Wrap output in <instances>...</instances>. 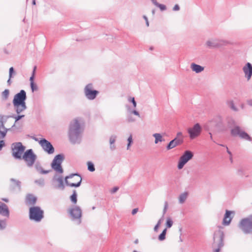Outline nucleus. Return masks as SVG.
Instances as JSON below:
<instances>
[{
	"label": "nucleus",
	"mask_w": 252,
	"mask_h": 252,
	"mask_svg": "<svg viewBox=\"0 0 252 252\" xmlns=\"http://www.w3.org/2000/svg\"><path fill=\"white\" fill-rule=\"evenodd\" d=\"M159 226V225H158V224H157V225L154 227V230L155 231H157L158 229Z\"/></svg>",
	"instance_id": "nucleus-55"
},
{
	"label": "nucleus",
	"mask_w": 252,
	"mask_h": 252,
	"mask_svg": "<svg viewBox=\"0 0 252 252\" xmlns=\"http://www.w3.org/2000/svg\"><path fill=\"white\" fill-rule=\"evenodd\" d=\"M243 71L245 76L248 80H249L252 76V65L250 63H247L243 67Z\"/></svg>",
	"instance_id": "nucleus-16"
},
{
	"label": "nucleus",
	"mask_w": 252,
	"mask_h": 252,
	"mask_svg": "<svg viewBox=\"0 0 252 252\" xmlns=\"http://www.w3.org/2000/svg\"><path fill=\"white\" fill-rule=\"evenodd\" d=\"M138 211V208H135L132 210L131 213L133 215H134L137 213Z\"/></svg>",
	"instance_id": "nucleus-53"
},
{
	"label": "nucleus",
	"mask_w": 252,
	"mask_h": 252,
	"mask_svg": "<svg viewBox=\"0 0 252 252\" xmlns=\"http://www.w3.org/2000/svg\"><path fill=\"white\" fill-rule=\"evenodd\" d=\"M126 121L128 123H134L136 121V119L134 118L131 115H129L127 116Z\"/></svg>",
	"instance_id": "nucleus-41"
},
{
	"label": "nucleus",
	"mask_w": 252,
	"mask_h": 252,
	"mask_svg": "<svg viewBox=\"0 0 252 252\" xmlns=\"http://www.w3.org/2000/svg\"><path fill=\"white\" fill-rule=\"evenodd\" d=\"M173 221L170 218H167L166 219V226L167 228H170L173 225Z\"/></svg>",
	"instance_id": "nucleus-36"
},
{
	"label": "nucleus",
	"mask_w": 252,
	"mask_h": 252,
	"mask_svg": "<svg viewBox=\"0 0 252 252\" xmlns=\"http://www.w3.org/2000/svg\"><path fill=\"white\" fill-rule=\"evenodd\" d=\"M0 215L8 218L9 217V210L7 205L0 201Z\"/></svg>",
	"instance_id": "nucleus-17"
},
{
	"label": "nucleus",
	"mask_w": 252,
	"mask_h": 252,
	"mask_svg": "<svg viewBox=\"0 0 252 252\" xmlns=\"http://www.w3.org/2000/svg\"><path fill=\"white\" fill-rule=\"evenodd\" d=\"M35 68H36V67L35 66L34 68L33 72H32V74L30 78V83H31V82H34L33 80H34V72H35Z\"/></svg>",
	"instance_id": "nucleus-46"
},
{
	"label": "nucleus",
	"mask_w": 252,
	"mask_h": 252,
	"mask_svg": "<svg viewBox=\"0 0 252 252\" xmlns=\"http://www.w3.org/2000/svg\"><path fill=\"white\" fill-rule=\"evenodd\" d=\"M188 196V193L187 192H184L181 193L179 196V202L180 204H183Z\"/></svg>",
	"instance_id": "nucleus-27"
},
{
	"label": "nucleus",
	"mask_w": 252,
	"mask_h": 252,
	"mask_svg": "<svg viewBox=\"0 0 252 252\" xmlns=\"http://www.w3.org/2000/svg\"><path fill=\"white\" fill-rule=\"evenodd\" d=\"M183 142V140H179L178 138H174L166 146V149L167 150H171L178 145L181 144Z\"/></svg>",
	"instance_id": "nucleus-20"
},
{
	"label": "nucleus",
	"mask_w": 252,
	"mask_h": 252,
	"mask_svg": "<svg viewBox=\"0 0 252 252\" xmlns=\"http://www.w3.org/2000/svg\"><path fill=\"white\" fill-rule=\"evenodd\" d=\"M36 201V198L35 196L32 195L28 194L26 197V202L28 205H33Z\"/></svg>",
	"instance_id": "nucleus-24"
},
{
	"label": "nucleus",
	"mask_w": 252,
	"mask_h": 252,
	"mask_svg": "<svg viewBox=\"0 0 252 252\" xmlns=\"http://www.w3.org/2000/svg\"><path fill=\"white\" fill-rule=\"evenodd\" d=\"M63 156L61 154L58 155L55 157L52 163V168L58 174H62L63 172L61 164L63 160Z\"/></svg>",
	"instance_id": "nucleus-7"
},
{
	"label": "nucleus",
	"mask_w": 252,
	"mask_h": 252,
	"mask_svg": "<svg viewBox=\"0 0 252 252\" xmlns=\"http://www.w3.org/2000/svg\"><path fill=\"white\" fill-rule=\"evenodd\" d=\"M36 170L40 174H46L50 172V170H44L42 166L39 164H36L34 166Z\"/></svg>",
	"instance_id": "nucleus-26"
},
{
	"label": "nucleus",
	"mask_w": 252,
	"mask_h": 252,
	"mask_svg": "<svg viewBox=\"0 0 252 252\" xmlns=\"http://www.w3.org/2000/svg\"><path fill=\"white\" fill-rule=\"evenodd\" d=\"M180 10V6L178 4H175L173 8V11H179Z\"/></svg>",
	"instance_id": "nucleus-49"
},
{
	"label": "nucleus",
	"mask_w": 252,
	"mask_h": 252,
	"mask_svg": "<svg viewBox=\"0 0 252 252\" xmlns=\"http://www.w3.org/2000/svg\"><path fill=\"white\" fill-rule=\"evenodd\" d=\"M175 138H178L179 140H183L182 132L180 131L178 132L176 134V137Z\"/></svg>",
	"instance_id": "nucleus-44"
},
{
	"label": "nucleus",
	"mask_w": 252,
	"mask_h": 252,
	"mask_svg": "<svg viewBox=\"0 0 252 252\" xmlns=\"http://www.w3.org/2000/svg\"><path fill=\"white\" fill-rule=\"evenodd\" d=\"M88 169L91 172L95 171V168L93 162L91 161L87 162Z\"/></svg>",
	"instance_id": "nucleus-35"
},
{
	"label": "nucleus",
	"mask_w": 252,
	"mask_h": 252,
	"mask_svg": "<svg viewBox=\"0 0 252 252\" xmlns=\"http://www.w3.org/2000/svg\"><path fill=\"white\" fill-rule=\"evenodd\" d=\"M230 132L233 136H238L242 139L249 141L252 140V138L250 135L238 126H235L231 128Z\"/></svg>",
	"instance_id": "nucleus-9"
},
{
	"label": "nucleus",
	"mask_w": 252,
	"mask_h": 252,
	"mask_svg": "<svg viewBox=\"0 0 252 252\" xmlns=\"http://www.w3.org/2000/svg\"><path fill=\"white\" fill-rule=\"evenodd\" d=\"M84 131V122L81 118H76L70 123L68 129V137L73 144L79 143Z\"/></svg>",
	"instance_id": "nucleus-1"
},
{
	"label": "nucleus",
	"mask_w": 252,
	"mask_h": 252,
	"mask_svg": "<svg viewBox=\"0 0 252 252\" xmlns=\"http://www.w3.org/2000/svg\"><path fill=\"white\" fill-rule=\"evenodd\" d=\"M5 145L4 141L2 140H0V151Z\"/></svg>",
	"instance_id": "nucleus-50"
},
{
	"label": "nucleus",
	"mask_w": 252,
	"mask_h": 252,
	"mask_svg": "<svg viewBox=\"0 0 252 252\" xmlns=\"http://www.w3.org/2000/svg\"><path fill=\"white\" fill-rule=\"evenodd\" d=\"M207 47L210 48L218 47V38H211L208 39L205 43Z\"/></svg>",
	"instance_id": "nucleus-23"
},
{
	"label": "nucleus",
	"mask_w": 252,
	"mask_h": 252,
	"mask_svg": "<svg viewBox=\"0 0 252 252\" xmlns=\"http://www.w3.org/2000/svg\"><path fill=\"white\" fill-rule=\"evenodd\" d=\"M163 216H162V217L158 220V222L157 223V224L158 225H160V224L161 223V222H162V221L163 220Z\"/></svg>",
	"instance_id": "nucleus-54"
},
{
	"label": "nucleus",
	"mask_w": 252,
	"mask_h": 252,
	"mask_svg": "<svg viewBox=\"0 0 252 252\" xmlns=\"http://www.w3.org/2000/svg\"><path fill=\"white\" fill-rule=\"evenodd\" d=\"M34 139L39 143L43 150L48 154L51 155L54 153V148L51 143L48 140L45 139H41L39 140L37 138H34Z\"/></svg>",
	"instance_id": "nucleus-11"
},
{
	"label": "nucleus",
	"mask_w": 252,
	"mask_h": 252,
	"mask_svg": "<svg viewBox=\"0 0 252 252\" xmlns=\"http://www.w3.org/2000/svg\"><path fill=\"white\" fill-rule=\"evenodd\" d=\"M53 180L54 181H56L58 183V185L57 186V188L60 189H63L64 188V186L63 184V177L61 175L56 174L54 176Z\"/></svg>",
	"instance_id": "nucleus-22"
},
{
	"label": "nucleus",
	"mask_w": 252,
	"mask_h": 252,
	"mask_svg": "<svg viewBox=\"0 0 252 252\" xmlns=\"http://www.w3.org/2000/svg\"><path fill=\"white\" fill-rule=\"evenodd\" d=\"M9 95V91L8 89H5L2 92L1 96L2 98L4 100H6L8 99Z\"/></svg>",
	"instance_id": "nucleus-31"
},
{
	"label": "nucleus",
	"mask_w": 252,
	"mask_h": 252,
	"mask_svg": "<svg viewBox=\"0 0 252 252\" xmlns=\"http://www.w3.org/2000/svg\"><path fill=\"white\" fill-rule=\"evenodd\" d=\"M167 231V228H165L162 232V233L158 236V240L159 241H163L165 239V236Z\"/></svg>",
	"instance_id": "nucleus-33"
},
{
	"label": "nucleus",
	"mask_w": 252,
	"mask_h": 252,
	"mask_svg": "<svg viewBox=\"0 0 252 252\" xmlns=\"http://www.w3.org/2000/svg\"><path fill=\"white\" fill-rule=\"evenodd\" d=\"M227 105L233 110L237 111V108L235 107L234 104V102L232 100H229L226 101Z\"/></svg>",
	"instance_id": "nucleus-30"
},
{
	"label": "nucleus",
	"mask_w": 252,
	"mask_h": 252,
	"mask_svg": "<svg viewBox=\"0 0 252 252\" xmlns=\"http://www.w3.org/2000/svg\"><path fill=\"white\" fill-rule=\"evenodd\" d=\"M218 47L226 46L230 44V42L226 40L218 39Z\"/></svg>",
	"instance_id": "nucleus-29"
},
{
	"label": "nucleus",
	"mask_w": 252,
	"mask_h": 252,
	"mask_svg": "<svg viewBox=\"0 0 252 252\" xmlns=\"http://www.w3.org/2000/svg\"><path fill=\"white\" fill-rule=\"evenodd\" d=\"M193 157L192 153L189 151H186L184 154L180 157L178 164V168L181 169L184 165Z\"/></svg>",
	"instance_id": "nucleus-14"
},
{
	"label": "nucleus",
	"mask_w": 252,
	"mask_h": 252,
	"mask_svg": "<svg viewBox=\"0 0 252 252\" xmlns=\"http://www.w3.org/2000/svg\"><path fill=\"white\" fill-rule=\"evenodd\" d=\"M190 68L192 72L198 74L204 70L205 67L196 64L194 63H190Z\"/></svg>",
	"instance_id": "nucleus-19"
},
{
	"label": "nucleus",
	"mask_w": 252,
	"mask_h": 252,
	"mask_svg": "<svg viewBox=\"0 0 252 252\" xmlns=\"http://www.w3.org/2000/svg\"><path fill=\"white\" fill-rule=\"evenodd\" d=\"M128 101L129 102H130L132 103L133 105V108H135L137 106V103L136 102L135 100L134 97H129L128 98Z\"/></svg>",
	"instance_id": "nucleus-37"
},
{
	"label": "nucleus",
	"mask_w": 252,
	"mask_h": 252,
	"mask_svg": "<svg viewBox=\"0 0 252 252\" xmlns=\"http://www.w3.org/2000/svg\"><path fill=\"white\" fill-rule=\"evenodd\" d=\"M127 150H129L131 144L133 143V139H132V135L131 134H130L129 135V136H128L127 139Z\"/></svg>",
	"instance_id": "nucleus-34"
},
{
	"label": "nucleus",
	"mask_w": 252,
	"mask_h": 252,
	"mask_svg": "<svg viewBox=\"0 0 252 252\" xmlns=\"http://www.w3.org/2000/svg\"><path fill=\"white\" fill-rule=\"evenodd\" d=\"M23 159L26 162L29 167H31L34 164L36 156L33 153L32 149L27 150L22 156Z\"/></svg>",
	"instance_id": "nucleus-12"
},
{
	"label": "nucleus",
	"mask_w": 252,
	"mask_h": 252,
	"mask_svg": "<svg viewBox=\"0 0 252 252\" xmlns=\"http://www.w3.org/2000/svg\"><path fill=\"white\" fill-rule=\"evenodd\" d=\"M6 222L5 220H0V230H3L6 228Z\"/></svg>",
	"instance_id": "nucleus-39"
},
{
	"label": "nucleus",
	"mask_w": 252,
	"mask_h": 252,
	"mask_svg": "<svg viewBox=\"0 0 252 252\" xmlns=\"http://www.w3.org/2000/svg\"><path fill=\"white\" fill-rule=\"evenodd\" d=\"M187 130L190 138L193 139L200 135L201 131V127L200 125L197 123L192 127L189 128Z\"/></svg>",
	"instance_id": "nucleus-15"
},
{
	"label": "nucleus",
	"mask_w": 252,
	"mask_h": 252,
	"mask_svg": "<svg viewBox=\"0 0 252 252\" xmlns=\"http://www.w3.org/2000/svg\"><path fill=\"white\" fill-rule=\"evenodd\" d=\"M2 200L5 202H8L9 201V200L8 199L6 198H2Z\"/></svg>",
	"instance_id": "nucleus-57"
},
{
	"label": "nucleus",
	"mask_w": 252,
	"mask_h": 252,
	"mask_svg": "<svg viewBox=\"0 0 252 252\" xmlns=\"http://www.w3.org/2000/svg\"><path fill=\"white\" fill-rule=\"evenodd\" d=\"M68 212L73 220H76L78 224L81 222V218L82 216V210L81 208L75 206L69 209Z\"/></svg>",
	"instance_id": "nucleus-13"
},
{
	"label": "nucleus",
	"mask_w": 252,
	"mask_h": 252,
	"mask_svg": "<svg viewBox=\"0 0 252 252\" xmlns=\"http://www.w3.org/2000/svg\"><path fill=\"white\" fill-rule=\"evenodd\" d=\"M29 217L31 220L39 222L43 218V211L40 207L37 206L31 207L29 211Z\"/></svg>",
	"instance_id": "nucleus-6"
},
{
	"label": "nucleus",
	"mask_w": 252,
	"mask_h": 252,
	"mask_svg": "<svg viewBox=\"0 0 252 252\" xmlns=\"http://www.w3.org/2000/svg\"><path fill=\"white\" fill-rule=\"evenodd\" d=\"M31 88L32 92L36 91L38 90L37 86L34 82H31L30 83Z\"/></svg>",
	"instance_id": "nucleus-40"
},
{
	"label": "nucleus",
	"mask_w": 252,
	"mask_h": 252,
	"mask_svg": "<svg viewBox=\"0 0 252 252\" xmlns=\"http://www.w3.org/2000/svg\"><path fill=\"white\" fill-rule=\"evenodd\" d=\"M167 208H168V203L167 201H165L164 202V208L163 210V216L166 213L167 210Z\"/></svg>",
	"instance_id": "nucleus-45"
},
{
	"label": "nucleus",
	"mask_w": 252,
	"mask_h": 252,
	"mask_svg": "<svg viewBox=\"0 0 252 252\" xmlns=\"http://www.w3.org/2000/svg\"><path fill=\"white\" fill-rule=\"evenodd\" d=\"M65 183L67 186L72 187H78L82 182V177L78 174H72L65 178Z\"/></svg>",
	"instance_id": "nucleus-4"
},
{
	"label": "nucleus",
	"mask_w": 252,
	"mask_h": 252,
	"mask_svg": "<svg viewBox=\"0 0 252 252\" xmlns=\"http://www.w3.org/2000/svg\"><path fill=\"white\" fill-rule=\"evenodd\" d=\"M153 136L155 138V144L158 145L165 141L163 133H155L153 134Z\"/></svg>",
	"instance_id": "nucleus-21"
},
{
	"label": "nucleus",
	"mask_w": 252,
	"mask_h": 252,
	"mask_svg": "<svg viewBox=\"0 0 252 252\" xmlns=\"http://www.w3.org/2000/svg\"><path fill=\"white\" fill-rule=\"evenodd\" d=\"M10 181L11 182V187L14 189L15 188H17L18 190H20L21 189V182L18 180H16L14 179H11Z\"/></svg>",
	"instance_id": "nucleus-25"
},
{
	"label": "nucleus",
	"mask_w": 252,
	"mask_h": 252,
	"mask_svg": "<svg viewBox=\"0 0 252 252\" xmlns=\"http://www.w3.org/2000/svg\"><path fill=\"white\" fill-rule=\"evenodd\" d=\"M224 237L223 232L219 229L216 230L214 235V242L213 243V252H219L221 248L223 246V239Z\"/></svg>",
	"instance_id": "nucleus-3"
},
{
	"label": "nucleus",
	"mask_w": 252,
	"mask_h": 252,
	"mask_svg": "<svg viewBox=\"0 0 252 252\" xmlns=\"http://www.w3.org/2000/svg\"><path fill=\"white\" fill-rule=\"evenodd\" d=\"M25 116L24 115H18L17 116L14 117V118L15 119V122H17L22 118H23Z\"/></svg>",
	"instance_id": "nucleus-47"
},
{
	"label": "nucleus",
	"mask_w": 252,
	"mask_h": 252,
	"mask_svg": "<svg viewBox=\"0 0 252 252\" xmlns=\"http://www.w3.org/2000/svg\"><path fill=\"white\" fill-rule=\"evenodd\" d=\"M209 134L210 135V138L212 139V133H209Z\"/></svg>",
	"instance_id": "nucleus-64"
},
{
	"label": "nucleus",
	"mask_w": 252,
	"mask_h": 252,
	"mask_svg": "<svg viewBox=\"0 0 252 252\" xmlns=\"http://www.w3.org/2000/svg\"><path fill=\"white\" fill-rule=\"evenodd\" d=\"M117 138V136L115 135H111L109 138V143L110 144V149L111 150H114L115 149V146L114 145V143L115 142Z\"/></svg>",
	"instance_id": "nucleus-28"
},
{
	"label": "nucleus",
	"mask_w": 252,
	"mask_h": 252,
	"mask_svg": "<svg viewBox=\"0 0 252 252\" xmlns=\"http://www.w3.org/2000/svg\"><path fill=\"white\" fill-rule=\"evenodd\" d=\"M84 93L86 97L89 100L94 99L99 94L98 91L94 89V86L92 84H88L84 89Z\"/></svg>",
	"instance_id": "nucleus-10"
},
{
	"label": "nucleus",
	"mask_w": 252,
	"mask_h": 252,
	"mask_svg": "<svg viewBox=\"0 0 252 252\" xmlns=\"http://www.w3.org/2000/svg\"><path fill=\"white\" fill-rule=\"evenodd\" d=\"M143 18L144 19V20H145V22H146V25L147 27H149V21H148V18L145 15H144L143 16Z\"/></svg>",
	"instance_id": "nucleus-51"
},
{
	"label": "nucleus",
	"mask_w": 252,
	"mask_h": 252,
	"mask_svg": "<svg viewBox=\"0 0 252 252\" xmlns=\"http://www.w3.org/2000/svg\"><path fill=\"white\" fill-rule=\"evenodd\" d=\"M25 148V147L24 146L21 142L13 143L11 145L13 157L15 158L21 159Z\"/></svg>",
	"instance_id": "nucleus-8"
},
{
	"label": "nucleus",
	"mask_w": 252,
	"mask_h": 252,
	"mask_svg": "<svg viewBox=\"0 0 252 252\" xmlns=\"http://www.w3.org/2000/svg\"><path fill=\"white\" fill-rule=\"evenodd\" d=\"M35 183L40 185L43 186L44 184V180L43 179H39L38 180H36L34 181Z\"/></svg>",
	"instance_id": "nucleus-43"
},
{
	"label": "nucleus",
	"mask_w": 252,
	"mask_h": 252,
	"mask_svg": "<svg viewBox=\"0 0 252 252\" xmlns=\"http://www.w3.org/2000/svg\"><path fill=\"white\" fill-rule=\"evenodd\" d=\"M77 193L75 190L73 191V194L70 196V200L74 204H76L77 203Z\"/></svg>",
	"instance_id": "nucleus-32"
},
{
	"label": "nucleus",
	"mask_w": 252,
	"mask_h": 252,
	"mask_svg": "<svg viewBox=\"0 0 252 252\" xmlns=\"http://www.w3.org/2000/svg\"><path fill=\"white\" fill-rule=\"evenodd\" d=\"M13 72H14L13 67H10L9 68V77H10V78L12 77V73Z\"/></svg>",
	"instance_id": "nucleus-48"
},
{
	"label": "nucleus",
	"mask_w": 252,
	"mask_h": 252,
	"mask_svg": "<svg viewBox=\"0 0 252 252\" xmlns=\"http://www.w3.org/2000/svg\"><path fill=\"white\" fill-rule=\"evenodd\" d=\"M179 241L180 242H182L183 241L182 238H181V235H180V237H179Z\"/></svg>",
	"instance_id": "nucleus-60"
},
{
	"label": "nucleus",
	"mask_w": 252,
	"mask_h": 252,
	"mask_svg": "<svg viewBox=\"0 0 252 252\" xmlns=\"http://www.w3.org/2000/svg\"><path fill=\"white\" fill-rule=\"evenodd\" d=\"M227 153H228V154L230 155V156L231 155H232L231 153V152L228 150V149H227Z\"/></svg>",
	"instance_id": "nucleus-61"
},
{
	"label": "nucleus",
	"mask_w": 252,
	"mask_h": 252,
	"mask_svg": "<svg viewBox=\"0 0 252 252\" xmlns=\"http://www.w3.org/2000/svg\"><path fill=\"white\" fill-rule=\"evenodd\" d=\"M26 99V93L23 90H21L14 96L12 103L17 114L22 113L27 109Z\"/></svg>",
	"instance_id": "nucleus-2"
},
{
	"label": "nucleus",
	"mask_w": 252,
	"mask_h": 252,
	"mask_svg": "<svg viewBox=\"0 0 252 252\" xmlns=\"http://www.w3.org/2000/svg\"><path fill=\"white\" fill-rule=\"evenodd\" d=\"M153 3L156 6L158 4V2L156 0H151Z\"/></svg>",
	"instance_id": "nucleus-56"
},
{
	"label": "nucleus",
	"mask_w": 252,
	"mask_h": 252,
	"mask_svg": "<svg viewBox=\"0 0 252 252\" xmlns=\"http://www.w3.org/2000/svg\"><path fill=\"white\" fill-rule=\"evenodd\" d=\"M239 226L245 234L252 233V216L242 219Z\"/></svg>",
	"instance_id": "nucleus-5"
},
{
	"label": "nucleus",
	"mask_w": 252,
	"mask_h": 252,
	"mask_svg": "<svg viewBox=\"0 0 252 252\" xmlns=\"http://www.w3.org/2000/svg\"><path fill=\"white\" fill-rule=\"evenodd\" d=\"M234 214V212L226 210L225 214L224 215L222 221V224L224 225L227 226L230 223L231 220L232 219V217H231L230 216L231 214Z\"/></svg>",
	"instance_id": "nucleus-18"
},
{
	"label": "nucleus",
	"mask_w": 252,
	"mask_h": 252,
	"mask_svg": "<svg viewBox=\"0 0 252 252\" xmlns=\"http://www.w3.org/2000/svg\"><path fill=\"white\" fill-rule=\"evenodd\" d=\"M156 6L158 7L161 11H164L166 9V6L162 4L158 3V4Z\"/></svg>",
	"instance_id": "nucleus-42"
},
{
	"label": "nucleus",
	"mask_w": 252,
	"mask_h": 252,
	"mask_svg": "<svg viewBox=\"0 0 252 252\" xmlns=\"http://www.w3.org/2000/svg\"><path fill=\"white\" fill-rule=\"evenodd\" d=\"M182 228L181 227L179 228V231L180 232L181 235H182Z\"/></svg>",
	"instance_id": "nucleus-62"
},
{
	"label": "nucleus",
	"mask_w": 252,
	"mask_h": 252,
	"mask_svg": "<svg viewBox=\"0 0 252 252\" xmlns=\"http://www.w3.org/2000/svg\"><path fill=\"white\" fill-rule=\"evenodd\" d=\"M118 189H119L118 187H114V188L112 189V190H111V193H114L116 192V191H118Z\"/></svg>",
	"instance_id": "nucleus-52"
},
{
	"label": "nucleus",
	"mask_w": 252,
	"mask_h": 252,
	"mask_svg": "<svg viewBox=\"0 0 252 252\" xmlns=\"http://www.w3.org/2000/svg\"><path fill=\"white\" fill-rule=\"evenodd\" d=\"M11 78H10V77H9V79H8V81H7V83H8V84H9V85H10V83H11Z\"/></svg>",
	"instance_id": "nucleus-59"
},
{
	"label": "nucleus",
	"mask_w": 252,
	"mask_h": 252,
	"mask_svg": "<svg viewBox=\"0 0 252 252\" xmlns=\"http://www.w3.org/2000/svg\"><path fill=\"white\" fill-rule=\"evenodd\" d=\"M32 4H33V5H35V0H32Z\"/></svg>",
	"instance_id": "nucleus-63"
},
{
	"label": "nucleus",
	"mask_w": 252,
	"mask_h": 252,
	"mask_svg": "<svg viewBox=\"0 0 252 252\" xmlns=\"http://www.w3.org/2000/svg\"><path fill=\"white\" fill-rule=\"evenodd\" d=\"M229 160H230V161L231 163H232L233 160V158H232V155H231L229 157Z\"/></svg>",
	"instance_id": "nucleus-58"
},
{
	"label": "nucleus",
	"mask_w": 252,
	"mask_h": 252,
	"mask_svg": "<svg viewBox=\"0 0 252 252\" xmlns=\"http://www.w3.org/2000/svg\"><path fill=\"white\" fill-rule=\"evenodd\" d=\"M128 112H129V113L130 114H133L136 116H137L138 117L140 118V114L139 113L138 111H137V110H130V109H127Z\"/></svg>",
	"instance_id": "nucleus-38"
}]
</instances>
